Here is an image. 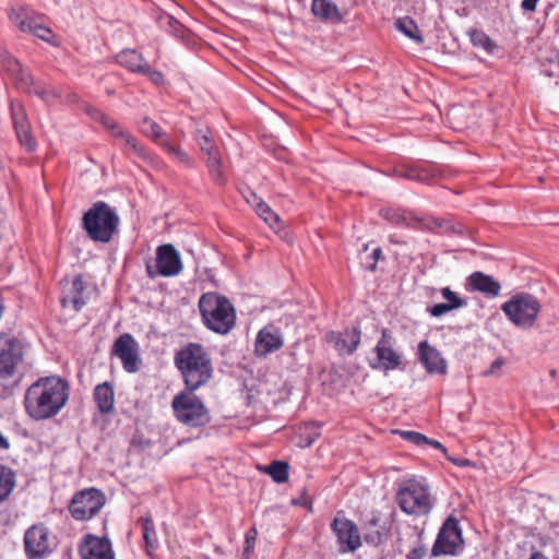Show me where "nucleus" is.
I'll return each mask as SVG.
<instances>
[{"mask_svg": "<svg viewBox=\"0 0 559 559\" xmlns=\"http://www.w3.org/2000/svg\"><path fill=\"white\" fill-rule=\"evenodd\" d=\"M174 364L179 370L186 389L197 391L213 378L214 368L210 354L198 343H189L175 353Z\"/></svg>", "mask_w": 559, "mask_h": 559, "instance_id": "f257e3e1", "label": "nucleus"}, {"mask_svg": "<svg viewBox=\"0 0 559 559\" xmlns=\"http://www.w3.org/2000/svg\"><path fill=\"white\" fill-rule=\"evenodd\" d=\"M120 218L117 212L106 202H95L82 217V228L95 242H109L118 231Z\"/></svg>", "mask_w": 559, "mask_h": 559, "instance_id": "f03ea898", "label": "nucleus"}, {"mask_svg": "<svg viewBox=\"0 0 559 559\" xmlns=\"http://www.w3.org/2000/svg\"><path fill=\"white\" fill-rule=\"evenodd\" d=\"M199 309L205 326L218 334H227L235 326V308L225 296L217 293L203 294Z\"/></svg>", "mask_w": 559, "mask_h": 559, "instance_id": "7ed1b4c3", "label": "nucleus"}, {"mask_svg": "<svg viewBox=\"0 0 559 559\" xmlns=\"http://www.w3.org/2000/svg\"><path fill=\"white\" fill-rule=\"evenodd\" d=\"M37 420L56 416L67 404L70 394L69 382L58 376L37 379Z\"/></svg>", "mask_w": 559, "mask_h": 559, "instance_id": "20e7f679", "label": "nucleus"}, {"mask_svg": "<svg viewBox=\"0 0 559 559\" xmlns=\"http://www.w3.org/2000/svg\"><path fill=\"white\" fill-rule=\"evenodd\" d=\"M396 501L403 512L415 516L428 514L435 506L428 484L414 478L399 488Z\"/></svg>", "mask_w": 559, "mask_h": 559, "instance_id": "39448f33", "label": "nucleus"}, {"mask_svg": "<svg viewBox=\"0 0 559 559\" xmlns=\"http://www.w3.org/2000/svg\"><path fill=\"white\" fill-rule=\"evenodd\" d=\"M194 392L186 389L176 394L171 402L176 419L190 428L203 427L211 421L207 407Z\"/></svg>", "mask_w": 559, "mask_h": 559, "instance_id": "423d86ee", "label": "nucleus"}, {"mask_svg": "<svg viewBox=\"0 0 559 559\" xmlns=\"http://www.w3.org/2000/svg\"><path fill=\"white\" fill-rule=\"evenodd\" d=\"M540 309L539 300L528 293H518L501 306L507 318L523 330L534 326Z\"/></svg>", "mask_w": 559, "mask_h": 559, "instance_id": "0eeeda50", "label": "nucleus"}, {"mask_svg": "<svg viewBox=\"0 0 559 559\" xmlns=\"http://www.w3.org/2000/svg\"><path fill=\"white\" fill-rule=\"evenodd\" d=\"M381 216L391 224L413 228L417 230L436 231L443 229L445 233H456L454 226H462L455 224L450 219L433 217V216H417L412 212H406L396 209L381 210Z\"/></svg>", "mask_w": 559, "mask_h": 559, "instance_id": "6e6552de", "label": "nucleus"}, {"mask_svg": "<svg viewBox=\"0 0 559 559\" xmlns=\"http://www.w3.org/2000/svg\"><path fill=\"white\" fill-rule=\"evenodd\" d=\"M106 503V496L91 487L75 492L68 504L71 516L76 521H88L99 513Z\"/></svg>", "mask_w": 559, "mask_h": 559, "instance_id": "1a4fd4ad", "label": "nucleus"}, {"mask_svg": "<svg viewBox=\"0 0 559 559\" xmlns=\"http://www.w3.org/2000/svg\"><path fill=\"white\" fill-rule=\"evenodd\" d=\"M463 546L464 539L459 520L450 515L439 530L431 549V556H456L463 550Z\"/></svg>", "mask_w": 559, "mask_h": 559, "instance_id": "9d476101", "label": "nucleus"}, {"mask_svg": "<svg viewBox=\"0 0 559 559\" xmlns=\"http://www.w3.org/2000/svg\"><path fill=\"white\" fill-rule=\"evenodd\" d=\"M182 271V262L179 252L171 243H166L156 249V270L146 264V273L151 278L157 275L171 277Z\"/></svg>", "mask_w": 559, "mask_h": 559, "instance_id": "9b49d317", "label": "nucleus"}, {"mask_svg": "<svg viewBox=\"0 0 559 559\" xmlns=\"http://www.w3.org/2000/svg\"><path fill=\"white\" fill-rule=\"evenodd\" d=\"M140 131L142 134L160 145L169 155L174 156L180 163L187 165L188 167L193 166V159L179 146L173 144L167 139V134L163 131L162 127L150 117H144L142 119Z\"/></svg>", "mask_w": 559, "mask_h": 559, "instance_id": "f8f14e48", "label": "nucleus"}, {"mask_svg": "<svg viewBox=\"0 0 559 559\" xmlns=\"http://www.w3.org/2000/svg\"><path fill=\"white\" fill-rule=\"evenodd\" d=\"M374 353L377 362L370 364L372 369L384 371L395 370L402 365V354L395 348V340L388 329H383Z\"/></svg>", "mask_w": 559, "mask_h": 559, "instance_id": "ddd939ff", "label": "nucleus"}, {"mask_svg": "<svg viewBox=\"0 0 559 559\" xmlns=\"http://www.w3.org/2000/svg\"><path fill=\"white\" fill-rule=\"evenodd\" d=\"M22 359V343L16 337L0 332V378H11Z\"/></svg>", "mask_w": 559, "mask_h": 559, "instance_id": "4468645a", "label": "nucleus"}, {"mask_svg": "<svg viewBox=\"0 0 559 559\" xmlns=\"http://www.w3.org/2000/svg\"><path fill=\"white\" fill-rule=\"evenodd\" d=\"M331 530L336 535L340 552H354L361 546L359 530L352 520L336 516L331 523Z\"/></svg>", "mask_w": 559, "mask_h": 559, "instance_id": "2eb2a0df", "label": "nucleus"}, {"mask_svg": "<svg viewBox=\"0 0 559 559\" xmlns=\"http://www.w3.org/2000/svg\"><path fill=\"white\" fill-rule=\"evenodd\" d=\"M111 353L120 358L127 372L133 373L140 369L139 345L130 333H123L115 341Z\"/></svg>", "mask_w": 559, "mask_h": 559, "instance_id": "dca6fc26", "label": "nucleus"}, {"mask_svg": "<svg viewBox=\"0 0 559 559\" xmlns=\"http://www.w3.org/2000/svg\"><path fill=\"white\" fill-rule=\"evenodd\" d=\"M361 331L358 326L345 329L344 331H330L325 334L326 342L341 356L353 355L360 344Z\"/></svg>", "mask_w": 559, "mask_h": 559, "instance_id": "f3484780", "label": "nucleus"}, {"mask_svg": "<svg viewBox=\"0 0 559 559\" xmlns=\"http://www.w3.org/2000/svg\"><path fill=\"white\" fill-rule=\"evenodd\" d=\"M82 559H115L111 543L108 537L87 534L79 546Z\"/></svg>", "mask_w": 559, "mask_h": 559, "instance_id": "a211bd4d", "label": "nucleus"}, {"mask_svg": "<svg viewBox=\"0 0 559 559\" xmlns=\"http://www.w3.org/2000/svg\"><path fill=\"white\" fill-rule=\"evenodd\" d=\"M284 340L281 330L273 324H267L257 334L254 353L259 357H265L282 348Z\"/></svg>", "mask_w": 559, "mask_h": 559, "instance_id": "6ab92c4d", "label": "nucleus"}, {"mask_svg": "<svg viewBox=\"0 0 559 559\" xmlns=\"http://www.w3.org/2000/svg\"><path fill=\"white\" fill-rule=\"evenodd\" d=\"M85 284L82 276H75L71 282L63 284L62 296L60 298L63 308H71L75 312L80 311L86 304L84 298Z\"/></svg>", "mask_w": 559, "mask_h": 559, "instance_id": "aec40b11", "label": "nucleus"}, {"mask_svg": "<svg viewBox=\"0 0 559 559\" xmlns=\"http://www.w3.org/2000/svg\"><path fill=\"white\" fill-rule=\"evenodd\" d=\"M418 359L429 373L445 374L447 361L440 352L431 346L427 341L418 344Z\"/></svg>", "mask_w": 559, "mask_h": 559, "instance_id": "412c9836", "label": "nucleus"}, {"mask_svg": "<svg viewBox=\"0 0 559 559\" xmlns=\"http://www.w3.org/2000/svg\"><path fill=\"white\" fill-rule=\"evenodd\" d=\"M466 287L471 292H479L488 298L499 296L501 285L491 275H487L480 271L473 272L466 278Z\"/></svg>", "mask_w": 559, "mask_h": 559, "instance_id": "4be33fe9", "label": "nucleus"}, {"mask_svg": "<svg viewBox=\"0 0 559 559\" xmlns=\"http://www.w3.org/2000/svg\"><path fill=\"white\" fill-rule=\"evenodd\" d=\"M11 111L15 133L20 144L26 147L27 151H33L34 144L32 136V126L24 112V107H15L12 105Z\"/></svg>", "mask_w": 559, "mask_h": 559, "instance_id": "5701e85b", "label": "nucleus"}, {"mask_svg": "<svg viewBox=\"0 0 559 559\" xmlns=\"http://www.w3.org/2000/svg\"><path fill=\"white\" fill-rule=\"evenodd\" d=\"M93 399L102 414H110L115 406V390L109 381H105L95 386Z\"/></svg>", "mask_w": 559, "mask_h": 559, "instance_id": "b1692460", "label": "nucleus"}, {"mask_svg": "<svg viewBox=\"0 0 559 559\" xmlns=\"http://www.w3.org/2000/svg\"><path fill=\"white\" fill-rule=\"evenodd\" d=\"M9 17L21 32L35 34L34 11L29 7L19 5L12 8Z\"/></svg>", "mask_w": 559, "mask_h": 559, "instance_id": "393cba45", "label": "nucleus"}, {"mask_svg": "<svg viewBox=\"0 0 559 559\" xmlns=\"http://www.w3.org/2000/svg\"><path fill=\"white\" fill-rule=\"evenodd\" d=\"M311 12L314 16L332 24L343 20L342 13L332 0H312Z\"/></svg>", "mask_w": 559, "mask_h": 559, "instance_id": "a878e982", "label": "nucleus"}, {"mask_svg": "<svg viewBox=\"0 0 559 559\" xmlns=\"http://www.w3.org/2000/svg\"><path fill=\"white\" fill-rule=\"evenodd\" d=\"M108 132H110L114 138L122 140L124 145L130 147L132 152L141 159L147 160L151 158L150 153L145 146L140 144L138 139L133 136L129 131L122 129L118 122H116L115 128L110 129Z\"/></svg>", "mask_w": 559, "mask_h": 559, "instance_id": "bb28decb", "label": "nucleus"}, {"mask_svg": "<svg viewBox=\"0 0 559 559\" xmlns=\"http://www.w3.org/2000/svg\"><path fill=\"white\" fill-rule=\"evenodd\" d=\"M2 64L10 74L16 78L19 88L31 90L33 76L29 72H25L17 59L9 55L4 56Z\"/></svg>", "mask_w": 559, "mask_h": 559, "instance_id": "cd10ccee", "label": "nucleus"}, {"mask_svg": "<svg viewBox=\"0 0 559 559\" xmlns=\"http://www.w3.org/2000/svg\"><path fill=\"white\" fill-rule=\"evenodd\" d=\"M116 59L121 67L139 74H141L147 63L144 57L134 49H124L120 51Z\"/></svg>", "mask_w": 559, "mask_h": 559, "instance_id": "c85d7f7f", "label": "nucleus"}, {"mask_svg": "<svg viewBox=\"0 0 559 559\" xmlns=\"http://www.w3.org/2000/svg\"><path fill=\"white\" fill-rule=\"evenodd\" d=\"M138 523L142 526L143 539L145 542L146 551L152 555V551L156 550L158 546L157 535L155 525L150 515L142 516L138 520Z\"/></svg>", "mask_w": 559, "mask_h": 559, "instance_id": "c756f323", "label": "nucleus"}, {"mask_svg": "<svg viewBox=\"0 0 559 559\" xmlns=\"http://www.w3.org/2000/svg\"><path fill=\"white\" fill-rule=\"evenodd\" d=\"M252 197V201L247 199L249 203H252L255 207V212L258 215L272 228H275V225L280 223V216L272 211V209L262 200H260L255 193H250Z\"/></svg>", "mask_w": 559, "mask_h": 559, "instance_id": "7c9ffc66", "label": "nucleus"}, {"mask_svg": "<svg viewBox=\"0 0 559 559\" xmlns=\"http://www.w3.org/2000/svg\"><path fill=\"white\" fill-rule=\"evenodd\" d=\"M369 245L365 243L359 251V260L364 270L369 272L377 271V263L380 260H384V255L382 249L380 247L374 248L370 253H368Z\"/></svg>", "mask_w": 559, "mask_h": 559, "instance_id": "2f4dec72", "label": "nucleus"}, {"mask_svg": "<svg viewBox=\"0 0 559 559\" xmlns=\"http://www.w3.org/2000/svg\"><path fill=\"white\" fill-rule=\"evenodd\" d=\"M395 27L408 38L413 39L417 44L424 43V37L420 34L418 25L409 16H403L396 20Z\"/></svg>", "mask_w": 559, "mask_h": 559, "instance_id": "473e14b6", "label": "nucleus"}, {"mask_svg": "<svg viewBox=\"0 0 559 559\" xmlns=\"http://www.w3.org/2000/svg\"><path fill=\"white\" fill-rule=\"evenodd\" d=\"M57 537L50 534L46 528L39 530V539L37 540V558H45L57 547Z\"/></svg>", "mask_w": 559, "mask_h": 559, "instance_id": "72a5a7b5", "label": "nucleus"}, {"mask_svg": "<svg viewBox=\"0 0 559 559\" xmlns=\"http://www.w3.org/2000/svg\"><path fill=\"white\" fill-rule=\"evenodd\" d=\"M15 486V475L10 467L0 464V502L4 501Z\"/></svg>", "mask_w": 559, "mask_h": 559, "instance_id": "f704fd0d", "label": "nucleus"}, {"mask_svg": "<svg viewBox=\"0 0 559 559\" xmlns=\"http://www.w3.org/2000/svg\"><path fill=\"white\" fill-rule=\"evenodd\" d=\"M467 34L475 47L483 48L488 53L497 48L496 43L481 29L471 28Z\"/></svg>", "mask_w": 559, "mask_h": 559, "instance_id": "c9c22d12", "label": "nucleus"}, {"mask_svg": "<svg viewBox=\"0 0 559 559\" xmlns=\"http://www.w3.org/2000/svg\"><path fill=\"white\" fill-rule=\"evenodd\" d=\"M195 140L202 153L206 155V159H212L213 157H221L214 140L210 138L207 134H203L200 130H198L195 133Z\"/></svg>", "mask_w": 559, "mask_h": 559, "instance_id": "e433bc0d", "label": "nucleus"}, {"mask_svg": "<svg viewBox=\"0 0 559 559\" xmlns=\"http://www.w3.org/2000/svg\"><path fill=\"white\" fill-rule=\"evenodd\" d=\"M289 465L284 461H274L264 468L275 483L282 484L288 479Z\"/></svg>", "mask_w": 559, "mask_h": 559, "instance_id": "4c0bfd02", "label": "nucleus"}, {"mask_svg": "<svg viewBox=\"0 0 559 559\" xmlns=\"http://www.w3.org/2000/svg\"><path fill=\"white\" fill-rule=\"evenodd\" d=\"M85 111L93 120L100 122L107 131L115 128V123L117 121L114 118L100 111L98 108L92 105H85Z\"/></svg>", "mask_w": 559, "mask_h": 559, "instance_id": "58836bf2", "label": "nucleus"}, {"mask_svg": "<svg viewBox=\"0 0 559 559\" xmlns=\"http://www.w3.org/2000/svg\"><path fill=\"white\" fill-rule=\"evenodd\" d=\"M400 177L409 179V180H416L424 183H429L432 176L429 174L428 170L417 168V167H408L404 170H401L399 173Z\"/></svg>", "mask_w": 559, "mask_h": 559, "instance_id": "ea45409f", "label": "nucleus"}, {"mask_svg": "<svg viewBox=\"0 0 559 559\" xmlns=\"http://www.w3.org/2000/svg\"><path fill=\"white\" fill-rule=\"evenodd\" d=\"M206 166L209 168L211 178L217 183L218 186H223L226 182L225 175L222 170V159L218 158H212V159H205Z\"/></svg>", "mask_w": 559, "mask_h": 559, "instance_id": "a19ab883", "label": "nucleus"}, {"mask_svg": "<svg viewBox=\"0 0 559 559\" xmlns=\"http://www.w3.org/2000/svg\"><path fill=\"white\" fill-rule=\"evenodd\" d=\"M440 293L442 297L448 301L447 304L452 309V311L467 306V300L460 297L450 287L441 288Z\"/></svg>", "mask_w": 559, "mask_h": 559, "instance_id": "79ce46f5", "label": "nucleus"}, {"mask_svg": "<svg viewBox=\"0 0 559 559\" xmlns=\"http://www.w3.org/2000/svg\"><path fill=\"white\" fill-rule=\"evenodd\" d=\"M394 433H397L401 436L404 440L416 444L421 445L424 442H428V437L425 435L417 432V431H411V430H394Z\"/></svg>", "mask_w": 559, "mask_h": 559, "instance_id": "37998d69", "label": "nucleus"}, {"mask_svg": "<svg viewBox=\"0 0 559 559\" xmlns=\"http://www.w3.org/2000/svg\"><path fill=\"white\" fill-rule=\"evenodd\" d=\"M25 552L28 559H35V524L29 526L24 535Z\"/></svg>", "mask_w": 559, "mask_h": 559, "instance_id": "c03bdc74", "label": "nucleus"}, {"mask_svg": "<svg viewBox=\"0 0 559 559\" xmlns=\"http://www.w3.org/2000/svg\"><path fill=\"white\" fill-rule=\"evenodd\" d=\"M37 38L45 40L46 43L58 46V37L51 32V29L37 24Z\"/></svg>", "mask_w": 559, "mask_h": 559, "instance_id": "a18cd8bd", "label": "nucleus"}, {"mask_svg": "<svg viewBox=\"0 0 559 559\" xmlns=\"http://www.w3.org/2000/svg\"><path fill=\"white\" fill-rule=\"evenodd\" d=\"M141 74L147 76L150 81L156 85H160L164 83V74L158 70L152 69L148 62L144 67Z\"/></svg>", "mask_w": 559, "mask_h": 559, "instance_id": "49530a36", "label": "nucleus"}, {"mask_svg": "<svg viewBox=\"0 0 559 559\" xmlns=\"http://www.w3.org/2000/svg\"><path fill=\"white\" fill-rule=\"evenodd\" d=\"M385 537H386V535L384 532H382L380 530H376V531L368 532L365 535V542L369 545L379 546L385 540Z\"/></svg>", "mask_w": 559, "mask_h": 559, "instance_id": "de8ad7c7", "label": "nucleus"}, {"mask_svg": "<svg viewBox=\"0 0 559 559\" xmlns=\"http://www.w3.org/2000/svg\"><path fill=\"white\" fill-rule=\"evenodd\" d=\"M427 311L435 318H439V317H442L444 316L445 313L452 311V309L449 307L448 304L445 302H441V304H436L431 307H428L427 308Z\"/></svg>", "mask_w": 559, "mask_h": 559, "instance_id": "09e8293b", "label": "nucleus"}, {"mask_svg": "<svg viewBox=\"0 0 559 559\" xmlns=\"http://www.w3.org/2000/svg\"><path fill=\"white\" fill-rule=\"evenodd\" d=\"M427 554L426 546L421 543L420 539H418V544L411 549V551L407 554L406 559H424V557Z\"/></svg>", "mask_w": 559, "mask_h": 559, "instance_id": "8fccbe9b", "label": "nucleus"}, {"mask_svg": "<svg viewBox=\"0 0 559 559\" xmlns=\"http://www.w3.org/2000/svg\"><path fill=\"white\" fill-rule=\"evenodd\" d=\"M35 394V383H32L25 394V408L32 418H35V405L32 404V395Z\"/></svg>", "mask_w": 559, "mask_h": 559, "instance_id": "3c124183", "label": "nucleus"}, {"mask_svg": "<svg viewBox=\"0 0 559 559\" xmlns=\"http://www.w3.org/2000/svg\"><path fill=\"white\" fill-rule=\"evenodd\" d=\"M257 535H258V533H257L255 528H250L246 533L243 554H248L253 550Z\"/></svg>", "mask_w": 559, "mask_h": 559, "instance_id": "603ef678", "label": "nucleus"}, {"mask_svg": "<svg viewBox=\"0 0 559 559\" xmlns=\"http://www.w3.org/2000/svg\"><path fill=\"white\" fill-rule=\"evenodd\" d=\"M506 364L504 358L498 357L496 358L492 364L490 365L489 369L483 372L484 377L495 376L498 374L499 370L502 368V366Z\"/></svg>", "mask_w": 559, "mask_h": 559, "instance_id": "864d4df0", "label": "nucleus"}, {"mask_svg": "<svg viewBox=\"0 0 559 559\" xmlns=\"http://www.w3.org/2000/svg\"><path fill=\"white\" fill-rule=\"evenodd\" d=\"M292 503L295 506L308 508L310 511L312 510V498L307 495L305 489L302 490V493L299 498L293 499Z\"/></svg>", "mask_w": 559, "mask_h": 559, "instance_id": "5fc2aeb1", "label": "nucleus"}, {"mask_svg": "<svg viewBox=\"0 0 559 559\" xmlns=\"http://www.w3.org/2000/svg\"><path fill=\"white\" fill-rule=\"evenodd\" d=\"M167 24L176 36H181L182 26L176 19L167 16Z\"/></svg>", "mask_w": 559, "mask_h": 559, "instance_id": "6e6d98bb", "label": "nucleus"}, {"mask_svg": "<svg viewBox=\"0 0 559 559\" xmlns=\"http://www.w3.org/2000/svg\"><path fill=\"white\" fill-rule=\"evenodd\" d=\"M539 0H523L521 9L525 12H534Z\"/></svg>", "mask_w": 559, "mask_h": 559, "instance_id": "4d7b16f0", "label": "nucleus"}, {"mask_svg": "<svg viewBox=\"0 0 559 559\" xmlns=\"http://www.w3.org/2000/svg\"><path fill=\"white\" fill-rule=\"evenodd\" d=\"M36 95L39 96L40 98H43L46 102H49V100H51L52 98L56 97V94L53 92L41 91V90H39L38 86H37Z\"/></svg>", "mask_w": 559, "mask_h": 559, "instance_id": "13d9d810", "label": "nucleus"}, {"mask_svg": "<svg viewBox=\"0 0 559 559\" xmlns=\"http://www.w3.org/2000/svg\"><path fill=\"white\" fill-rule=\"evenodd\" d=\"M424 444H429L432 448L440 450L444 454L447 453L445 447L442 443H440L439 441H437V440H432V439L428 438V442H424Z\"/></svg>", "mask_w": 559, "mask_h": 559, "instance_id": "bf43d9fd", "label": "nucleus"}, {"mask_svg": "<svg viewBox=\"0 0 559 559\" xmlns=\"http://www.w3.org/2000/svg\"><path fill=\"white\" fill-rule=\"evenodd\" d=\"M448 460L451 461L452 463H454L455 465L462 466V467L471 465V461L466 460V459H452V457H448Z\"/></svg>", "mask_w": 559, "mask_h": 559, "instance_id": "052dcab7", "label": "nucleus"}, {"mask_svg": "<svg viewBox=\"0 0 559 559\" xmlns=\"http://www.w3.org/2000/svg\"><path fill=\"white\" fill-rule=\"evenodd\" d=\"M10 448V442L8 439L0 432V449L8 450Z\"/></svg>", "mask_w": 559, "mask_h": 559, "instance_id": "680f3d73", "label": "nucleus"}, {"mask_svg": "<svg viewBox=\"0 0 559 559\" xmlns=\"http://www.w3.org/2000/svg\"><path fill=\"white\" fill-rule=\"evenodd\" d=\"M530 559H548L542 551L535 550L531 554Z\"/></svg>", "mask_w": 559, "mask_h": 559, "instance_id": "e2e57ef3", "label": "nucleus"}, {"mask_svg": "<svg viewBox=\"0 0 559 559\" xmlns=\"http://www.w3.org/2000/svg\"><path fill=\"white\" fill-rule=\"evenodd\" d=\"M379 522H380V519H379L378 516H373L372 519H370V520L368 521V523H367V524H368V526H373V527H376V526H378V525H379Z\"/></svg>", "mask_w": 559, "mask_h": 559, "instance_id": "0e129e2a", "label": "nucleus"}]
</instances>
